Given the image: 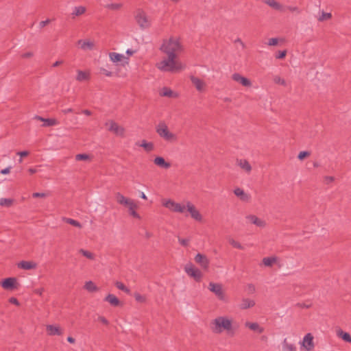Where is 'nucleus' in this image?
<instances>
[{"label":"nucleus","mask_w":351,"mask_h":351,"mask_svg":"<svg viewBox=\"0 0 351 351\" xmlns=\"http://www.w3.org/2000/svg\"><path fill=\"white\" fill-rule=\"evenodd\" d=\"M4 289L14 290L18 288V283L15 278H7L1 282Z\"/></svg>","instance_id":"nucleus-12"},{"label":"nucleus","mask_w":351,"mask_h":351,"mask_svg":"<svg viewBox=\"0 0 351 351\" xmlns=\"http://www.w3.org/2000/svg\"><path fill=\"white\" fill-rule=\"evenodd\" d=\"M90 75L89 71H77L76 80L78 82H84L90 80Z\"/></svg>","instance_id":"nucleus-23"},{"label":"nucleus","mask_w":351,"mask_h":351,"mask_svg":"<svg viewBox=\"0 0 351 351\" xmlns=\"http://www.w3.org/2000/svg\"><path fill=\"white\" fill-rule=\"evenodd\" d=\"M77 44L80 46V48L84 50H92L94 48L95 44L93 41L89 40H79Z\"/></svg>","instance_id":"nucleus-20"},{"label":"nucleus","mask_w":351,"mask_h":351,"mask_svg":"<svg viewBox=\"0 0 351 351\" xmlns=\"http://www.w3.org/2000/svg\"><path fill=\"white\" fill-rule=\"evenodd\" d=\"M34 119L43 122V127H49L58 124V121L55 119H45L38 115L34 116Z\"/></svg>","instance_id":"nucleus-17"},{"label":"nucleus","mask_w":351,"mask_h":351,"mask_svg":"<svg viewBox=\"0 0 351 351\" xmlns=\"http://www.w3.org/2000/svg\"><path fill=\"white\" fill-rule=\"evenodd\" d=\"M273 80H274V82L275 84H280V85L284 86H287V82L283 78H281L278 75H275L274 77V78H273Z\"/></svg>","instance_id":"nucleus-39"},{"label":"nucleus","mask_w":351,"mask_h":351,"mask_svg":"<svg viewBox=\"0 0 351 351\" xmlns=\"http://www.w3.org/2000/svg\"><path fill=\"white\" fill-rule=\"evenodd\" d=\"M179 243L183 246H187L189 242V239H182L178 237Z\"/></svg>","instance_id":"nucleus-53"},{"label":"nucleus","mask_w":351,"mask_h":351,"mask_svg":"<svg viewBox=\"0 0 351 351\" xmlns=\"http://www.w3.org/2000/svg\"><path fill=\"white\" fill-rule=\"evenodd\" d=\"M98 321H99L100 322H101L104 325H108L109 324V322L108 321V319L106 317H103V316H99L98 317Z\"/></svg>","instance_id":"nucleus-56"},{"label":"nucleus","mask_w":351,"mask_h":351,"mask_svg":"<svg viewBox=\"0 0 351 351\" xmlns=\"http://www.w3.org/2000/svg\"><path fill=\"white\" fill-rule=\"evenodd\" d=\"M208 289L213 292L217 298L221 301L226 302L227 298L224 291L223 290L222 285L219 283L210 282Z\"/></svg>","instance_id":"nucleus-5"},{"label":"nucleus","mask_w":351,"mask_h":351,"mask_svg":"<svg viewBox=\"0 0 351 351\" xmlns=\"http://www.w3.org/2000/svg\"><path fill=\"white\" fill-rule=\"evenodd\" d=\"M9 302L11 303V304H15L16 306H19V302L18 301V300L16 298H14V297H12L9 299Z\"/></svg>","instance_id":"nucleus-58"},{"label":"nucleus","mask_w":351,"mask_h":351,"mask_svg":"<svg viewBox=\"0 0 351 351\" xmlns=\"http://www.w3.org/2000/svg\"><path fill=\"white\" fill-rule=\"evenodd\" d=\"M232 78L234 81L240 83L243 86L250 87L252 85V83L250 80H248L247 78H246L245 77H243L239 73H234L232 75Z\"/></svg>","instance_id":"nucleus-15"},{"label":"nucleus","mask_w":351,"mask_h":351,"mask_svg":"<svg viewBox=\"0 0 351 351\" xmlns=\"http://www.w3.org/2000/svg\"><path fill=\"white\" fill-rule=\"evenodd\" d=\"M110 60L113 62H118L123 58V56L120 53L112 52L109 54Z\"/></svg>","instance_id":"nucleus-34"},{"label":"nucleus","mask_w":351,"mask_h":351,"mask_svg":"<svg viewBox=\"0 0 351 351\" xmlns=\"http://www.w3.org/2000/svg\"><path fill=\"white\" fill-rule=\"evenodd\" d=\"M191 81L198 91L202 92L204 90L206 84L203 80L195 76H191Z\"/></svg>","instance_id":"nucleus-19"},{"label":"nucleus","mask_w":351,"mask_h":351,"mask_svg":"<svg viewBox=\"0 0 351 351\" xmlns=\"http://www.w3.org/2000/svg\"><path fill=\"white\" fill-rule=\"evenodd\" d=\"M186 208L188 211L190 213L192 218L196 221H201L202 220V216L199 212L195 208L193 204L188 202L186 204Z\"/></svg>","instance_id":"nucleus-13"},{"label":"nucleus","mask_w":351,"mask_h":351,"mask_svg":"<svg viewBox=\"0 0 351 351\" xmlns=\"http://www.w3.org/2000/svg\"><path fill=\"white\" fill-rule=\"evenodd\" d=\"M278 43V38H272L269 39L267 45L269 46H275L277 45Z\"/></svg>","instance_id":"nucleus-50"},{"label":"nucleus","mask_w":351,"mask_h":351,"mask_svg":"<svg viewBox=\"0 0 351 351\" xmlns=\"http://www.w3.org/2000/svg\"><path fill=\"white\" fill-rule=\"evenodd\" d=\"M210 328L215 334H221L224 330L230 332L232 330V322L227 317H217L210 322Z\"/></svg>","instance_id":"nucleus-2"},{"label":"nucleus","mask_w":351,"mask_h":351,"mask_svg":"<svg viewBox=\"0 0 351 351\" xmlns=\"http://www.w3.org/2000/svg\"><path fill=\"white\" fill-rule=\"evenodd\" d=\"M13 203V199L10 198H1L0 206L5 207H10Z\"/></svg>","instance_id":"nucleus-37"},{"label":"nucleus","mask_w":351,"mask_h":351,"mask_svg":"<svg viewBox=\"0 0 351 351\" xmlns=\"http://www.w3.org/2000/svg\"><path fill=\"white\" fill-rule=\"evenodd\" d=\"M84 289L89 292H94L98 290L97 287L92 281H88L84 285Z\"/></svg>","instance_id":"nucleus-33"},{"label":"nucleus","mask_w":351,"mask_h":351,"mask_svg":"<svg viewBox=\"0 0 351 351\" xmlns=\"http://www.w3.org/2000/svg\"><path fill=\"white\" fill-rule=\"evenodd\" d=\"M51 20L50 19H47L45 21H43L41 22H40L39 23V26L40 28H43L44 27H45L47 24H49L50 23Z\"/></svg>","instance_id":"nucleus-57"},{"label":"nucleus","mask_w":351,"mask_h":351,"mask_svg":"<svg viewBox=\"0 0 351 351\" xmlns=\"http://www.w3.org/2000/svg\"><path fill=\"white\" fill-rule=\"evenodd\" d=\"M161 95L162 96H166V97H171L172 95H173V92L171 90H170L169 88H164L163 90H162V93H161Z\"/></svg>","instance_id":"nucleus-47"},{"label":"nucleus","mask_w":351,"mask_h":351,"mask_svg":"<svg viewBox=\"0 0 351 351\" xmlns=\"http://www.w3.org/2000/svg\"><path fill=\"white\" fill-rule=\"evenodd\" d=\"M100 71L108 77H111L112 75V73L111 71H108L104 68H101Z\"/></svg>","instance_id":"nucleus-55"},{"label":"nucleus","mask_w":351,"mask_h":351,"mask_svg":"<svg viewBox=\"0 0 351 351\" xmlns=\"http://www.w3.org/2000/svg\"><path fill=\"white\" fill-rule=\"evenodd\" d=\"M300 343L306 351L313 350L315 347L313 335L311 333H307Z\"/></svg>","instance_id":"nucleus-10"},{"label":"nucleus","mask_w":351,"mask_h":351,"mask_svg":"<svg viewBox=\"0 0 351 351\" xmlns=\"http://www.w3.org/2000/svg\"><path fill=\"white\" fill-rule=\"evenodd\" d=\"M17 155H19L21 157H25L29 155V152L23 151L17 152Z\"/></svg>","instance_id":"nucleus-62"},{"label":"nucleus","mask_w":351,"mask_h":351,"mask_svg":"<svg viewBox=\"0 0 351 351\" xmlns=\"http://www.w3.org/2000/svg\"><path fill=\"white\" fill-rule=\"evenodd\" d=\"M89 159V156L86 154H79L75 156L76 160H86Z\"/></svg>","instance_id":"nucleus-46"},{"label":"nucleus","mask_w":351,"mask_h":351,"mask_svg":"<svg viewBox=\"0 0 351 351\" xmlns=\"http://www.w3.org/2000/svg\"><path fill=\"white\" fill-rule=\"evenodd\" d=\"M234 194L243 202H247L251 199L250 194L245 193L242 189L239 187L234 190Z\"/></svg>","instance_id":"nucleus-16"},{"label":"nucleus","mask_w":351,"mask_h":351,"mask_svg":"<svg viewBox=\"0 0 351 351\" xmlns=\"http://www.w3.org/2000/svg\"><path fill=\"white\" fill-rule=\"evenodd\" d=\"M335 178L332 176H325L324 178V182L326 184H329L330 183L334 181Z\"/></svg>","instance_id":"nucleus-52"},{"label":"nucleus","mask_w":351,"mask_h":351,"mask_svg":"<svg viewBox=\"0 0 351 351\" xmlns=\"http://www.w3.org/2000/svg\"><path fill=\"white\" fill-rule=\"evenodd\" d=\"M134 19L136 23L141 29H149L152 26V19L143 10L138 9L135 12Z\"/></svg>","instance_id":"nucleus-4"},{"label":"nucleus","mask_w":351,"mask_h":351,"mask_svg":"<svg viewBox=\"0 0 351 351\" xmlns=\"http://www.w3.org/2000/svg\"><path fill=\"white\" fill-rule=\"evenodd\" d=\"M32 197H35V198H37V197H47V194L45 193H38V192H36V193H34L32 194Z\"/></svg>","instance_id":"nucleus-54"},{"label":"nucleus","mask_w":351,"mask_h":351,"mask_svg":"<svg viewBox=\"0 0 351 351\" xmlns=\"http://www.w3.org/2000/svg\"><path fill=\"white\" fill-rule=\"evenodd\" d=\"M79 252L81 253L83 256H84L85 257H86L88 259L93 260L95 258V255L89 251H87V250H85L83 249H80L79 250Z\"/></svg>","instance_id":"nucleus-42"},{"label":"nucleus","mask_w":351,"mask_h":351,"mask_svg":"<svg viewBox=\"0 0 351 351\" xmlns=\"http://www.w3.org/2000/svg\"><path fill=\"white\" fill-rule=\"evenodd\" d=\"M310 152L307 151L300 152L298 156L299 160H303L304 158L309 156Z\"/></svg>","instance_id":"nucleus-48"},{"label":"nucleus","mask_w":351,"mask_h":351,"mask_svg":"<svg viewBox=\"0 0 351 351\" xmlns=\"http://www.w3.org/2000/svg\"><path fill=\"white\" fill-rule=\"evenodd\" d=\"M125 206L128 208L129 213L131 216L136 219H140V215L135 210L138 207L137 204L134 202L133 199L130 201L128 204H127Z\"/></svg>","instance_id":"nucleus-21"},{"label":"nucleus","mask_w":351,"mask_h":351,"mask_svg":"<svg viewBox=\"0 0 351 351\" xmlns=\"http://www.w3.org/2000/svg\"><path fill=\"white\" fill-rule=\"evenodd\" d=\"M156 131L160 138L169 143H175L178 141L176 134L169 131L167 124L161 121L156 127Z\"/></svg>","instance_id":"nucleus-3"},{"label":"nucleus","mask_w":351,"mask_h":351,"mask_svg":"<svg viewBox=\"0 0 351 351\" xmlns=\"http://www.w3.org/2000/svg\"><path fill=\"white\" fill-rule=\"evenodd\" d=\"M154 162L156 165L166 169L171 167V164L168 162H166L165 159L161 156L156 157L154 160Z\"/></svg>","instance_id":"nucleus-24"},{"label":"nucleus","mask_w":351,"mask_h":351,"mask_svg":"<svg viewBox=\"0 0 351 351\" xmlns=\"http://www.w3.org/2000/svg\"><path fill=\"white\" fill-rule=\"evenodd\" d=\"M267 5L270 6L271 8L276 3V0H265L264 1Z\"/></svg>","instance_id":"nucleus-60"},{"label":"nucleus","mask_w":351,"mask_h":351,"mask_svg":"<svg viewBox=\"0 0 351 351\" xmlns=\"http://www.w3.org/2000/svg\"><path fill=\"white\" fill-rule=\"evenodd\" d=\"M287 55V51H280L278 53L276 56L277 59H283Z\"/></svg>","instance_id":"nucleus-51"},{"label":"nucleus","mask_w":351,"mask_h":351,"mask_svg":"<svg viewBox=\"0 0 351 351\" xmlns=\"http://www.w3.org/2000/svg\"><path fill=\"white\" fill-rule=\"evenodd\" d=\"M86 11V8L84 6H75L74 7L71 13L72 18L74 19L76 16L84 14Z\"/></svg>","instance_id":"nucleus-30"},{"label":"nucleus","mask_w":351,"mask_h":351,"mask_svg":"<svg viewBox=\"0 0 351 351\" xmlns=\"http://www.w3.org/2000/svg\"><path fill=\"white\" fill-rule=\"evenodd\" d=\"M47 331L49 335H61L62 334L60 328L54 325H47Z\"/></svg>","instance_id":"nucleus-26"},{"label":"nucleus","mask_w":351,"mask_h":351,"mask_svg":"<svg viewBox=\"0 0 351 351\" xmlns=\"http://www.w3.org/2000/svg\"><path fill=\"white\" fill-rule=\"evenodd\" d=\"M10 169H11V167H7V168H5V169H2V170L1 171V173H2V174H8V173H10Z\"/></svg>","instance_id":"nucleus-63"},{"label":"nucleus","mask_w":351,"mask_h":351,"mask_svg":"<svg viewBox=\"0 0 351 351\" xmlns=\"http://www.w3.org/2000/svg\"><path fill=\"white\" fill-rule=\"evenodd\" d=\"M288 10L291 12H295L298 14H300L301 12L300 10L297 6H287L285 7V10Z\"/></svg>","instance_id":"nucleus-49"},{"label":"nucleus","mask_w":351,"mask_h":351,"mask_svg":"<svg viewBox=\"0 0 351 351\" xmlns=\"http://www.w3.org/2000/svg\"><path fill=\"white\" fill-rule=\"evenodd\" d=\"M282 351H297V348L294 344L289 343L287 339H285L282 343Z\"/></svg>","instance_id":"nucleus-29"},{"label":"nucleus","mask_w":351,"mask_h":351,"mask_svg":"<svg viewBox=\"0 0 351 351\" xmlns=\"http://www.w3.org/2000/svg\"><path fill=\"white\" fill-rule=\"evenodd\" d=\"M104 300L109 302L112 306H118L120 304L119 300L113 294H108Z\"/></svg>","instance_id":"nucleus-28"},{"label":"nucleus","mask_w":351,"mask_h":351,"mask_svg":"<svg viewBox=\"0 0 351 351\" xmlns=\"http://www.w3.org/2000/svg\"><path fill=\"white\" fill-rule=\"evenodd\" d=\"M138 145L143 147L147 152H150L154 149V144L152 143H148L145 140H143L141 143Z\"/></svg>","instance_id":"nucleus-36"},{"label":"nucleus","mask_w":351,"mask_h":351,"mask_svg":"<svg viewBox=\"0 0 351 351\" xmlns=\"http://www.w3.org/2000/svg\"><path fill=\"white\" fill-rule=\"evenodd\" d=\"M237 165L240 167L247 173L250 174L252 171V166L250 162L245 159H237Z\"/></svg>","instance_id":"nucleus-18"},{"label":"nucleus","mask_w":351,"mask_h":351,"mask_svg":"<svg viewBox=\"0 0 351 351\" xmlns=\"http://www.w3.org/2000/svg\"><path fill=\"white\" fill-rule=\"evenodd\" d=\"M255 305V302L253 300L248 298H243L241 300V304H239V308L241 309H247L251 307H253Z\"/></svg>","instance_id":"nucleus-25"},{"label":"nucleus","mask_w":351,"mask_h":351,"mask_svg":"<svg viewBox=\"0 0 351 351\" xmlns=\"http://www.w3.org/2000/svg\"><path fill=\"white\" fill-rule=\"evenodd\" d=\"M44 291V289L43 288H39V289H35L34 290V292L36 293V294H38L39 295H42Z\"/></svg>","instance_id":"nucleus-61"},{"label":"nucleus","mask_w":351,"mask_h":351,"mask_svg":"<svg viewBox=\"0 0 351 351\" xmlns=\"http://www.w3.org/2000/svg\"><path fill=\"white\" fill-rule=\"evenodd\" d=\"M332 14L329 12H322L321 16L318 18L319 21H324L325 20H328L331 19Z\"/></svg>","instance_id":"nucleus-43"},{"label":"nucleus","mask_w":351,"mask_h":351,"mask_svg":"<svg viewBox=\"0 0 351 351\" xmlns=\"http://www.w3.org/2000/svg\"><path fill=\"white\" fill-rule=\"evenodd\" d=\"M34 55V53L32 52H27V53H24L22 54V58H29L31 57H32Z\"/></svg>","instance_id":"nucleus-59"},{"label":"nucleus","mask_w":351,"mask_h":351,"mask_svg":"<svg viewBox=\"0 0 351 351\" xmlns=\"http://www.w3.org/2000/svg\"><path fill=\"white\" fill-rule=\"evenodd\" d=\"M184 270L189 276L193 278L196 281H200L202 274L199 269L195 268L192 264L186 265Z\"/></svg>","instance_id":"nucleus-7"},{"label":"nucleus","mask_w":351,"mask_h":351,"mask_svg":"<svg viewBox=\"0 0 351 351\" xmlns=\"http://www.w3.org/2000/svg\"><path fill=\"white\" fill-rule=\"evenodd\" d=\"M134 297L138 302L144 303L146 302V297L137 292L134 293Z\"/></svg>","instance_id":"nucleus-44"},{"label":"nucleus","mask_w":351,"mask_h":351,"mask_svg":"<svg viewBox=\"0 0 351 351\" xmlns=\"http://www.w3.org/2000/svg\"><path fill=\"white\" fill-rule=\"evenodd\" d=\"M63 62H63V60H58V61L55 62L53 64L52 66H53V67L58 66H60V64H63Z\"/></svg>","instance_id":"nucleus-64"},{"label":"nucleus","mask_w":351,"mask_h":351,"mask_svg":"<svg viewBox=\"0 0 351 351\" xmlns=\"http://www.w3.org/2000/svg\"><path fill=\"white\" fill-rule=\"evenodd\" d=\"M106 125L108 127V130L110 132H113L117 136H123L124 135V128L120 125H119L114 121H108L106 123Z\"/></svg>","instance_id":"nucleus-8"},{"label":"nucleus","mask_w":351,"mask_h":351,"mask_svg":"<svg viewBox=\"0 0 351 351\" xmlns=\"http://www.w3.org/2000/svg\"><path fill=\"white\" fill-rule=\"evenodd\" d=\"M18 267L23 269L30 270L36 269L37 264L33 261H23L18 264Z\"/></svg>","instance_id":"nucleus-22"},{"label":"nucleus","mask_w":351,"mask_h":351,"mask_svg":"<svg viewBox=\"0 0 351 351\" xmlns=\"http://www.w3.org/2000/svg\"><path fill=\"white\" fill-rule=\"evenodd\" d=\"M167 57L156 64V67L163 72H178L184 69L182 62L178 59V55L184 50L180 38L171 36L163 40L160 48Z\"/></svg>","instance_id":"nucleus-1"},{"label":"nucleus","mask_w":351,"mask_h":351,"mask_svg":"<svg viewBox=\"0 0 351 351\" xmlns=\"http://www.w3.org/2000/svg\"><path fill=\"white\" fill-rule=\"evenodd\" d=\"M244 325L250 330L258 334H261L265 331V328L257 322H246Z\"/></svg>","instance_id":"nucleus-14"},{"label":"nucleus","mask_w":351,"mask_h":351,"mask_svg":"<svg viewBox=\"0 0 351 351\" xmlns=\"http://www.w3.org/2000/svg\"><path fill=\"white\" fill-rule=\"evenodd\" d=\"M229 243L234 247L239 250H243V246L239 243L238 241H235L232 238L228 239Z\"/></svg>","instance_id":"nucleus-40"},{"label":"nucleus","mask_w":351,"mask_h":351,"mask_svg":"<svg viewBox=\"0 0 351 351\" xmlns=\"http://www.w3.org/2000/svg\"><path fill=\"white\" fill-rule=\"evenodd\" d=\"M194 260L204 270L208 269L210 261L206 255L198 253Z\"/></svg>","instance_id":"nucleus-9"},{"label":"nucleus","mask_w":351,"mask_h":351,"mask_svg":"<svg viewBox=\"0 0 351 351\" xmlns=\"http://www.w3.org/2000/svg\"><path fill=\"white\" fill-rule=\"evenodd\" d=\"M115 285H116L117 288L119 289V290H121L128 294H129L130 293V290L128 287H126L124 285V284L122 283L121 282L117 281L115 283Z\"/></svg>","instance_id":"nucleus-41"},{"label":"nucleus","mask_w":351,"mask_h":351,"mask_svg":"<svg viewBox=\"0 0 351 351\" xmlns=\"http://www.w3.org/2000/svg\"><path fill=\"white\" fill-rule=\"evenodd\" d=\"M62 220L64 221H65L66 223H69L70 225H72V226H73L75 227H77V228H81L82 227V224L79 221H76L75 219H71V218L63 217Z\"/></svg>","instance_id":"nucleus-35"},{"label":"nucleus","mask_w":351,"mask_h":351,"mask_svg":"<svg viewBox=\"0 0 351 351\" xmlns=\"http://www.w3.org/2000/svg\"><path fill=\"white\" fill-rule=\"evenodd\" d=\"M277 260L278 258L276 256L265 257L263 259V263L267 267H271L277 262Z\"/></svg>","instance_id":"nucleus-32"},{"label":"nucleus","mask_w":351,"mask_h":351,"mask_svg":"<svg viewBox=\"0 0 351 351\" xmlns=\"http://www.w3.org/2000/svg\"><path fill=\"white\" fill-rule=\"evenodd\" d=\"M115 196H116V200H117V203L122 206H126L127 204H128L130 201L132 200V199L128 198V197L123 196L120 193H117Z\"/></svg>","instance_id":"nucleus-27"},{"label":"nucleus","mask_w":351,"mask_h":351,"mask_svg":"<svg viewBox=\"0 0 351 351\" xmlns=\"http://www.w3.org/2000/svg\"><path fill=\"white\" fill-rule=\"evenodd\" d=\"M245 219L247 222L254 224L258 228H263L267 224L264 219L258 217L255 215H248L245 217Z\"/></svg>","instance_id":"nucleus-11"},{"label":"nucleus","mask_w":351,"mask_h":351,"mask_svg":"<svg viewBox=\"0 0 351 351\" xmlns=\"http://www.w3.org/2000/svg\"><path fill=\"white\" fill-rule=\"evenodd\" d=\"M337 335L345 341L351 343V335L349 333L343 331L341 329H338L337 330Z\"/></svg>","instance_id":"nucleus-31"},{"label":"nucleus","mask_w":351,"mask_h":351,"mask_svg":"<svg viewBox=\"0 0 351 351\" xmlns=\"http://www.w3.org/2000/svg\"><path fill=\"white\" fill-rule=\"evenodd\" d=\"M271 8L276 10L280 11V12L285 11V6H283L282 4H280L278 1H276V3Z\"/></svg>","instance_id":"nucleus-45"},{"label":"nucleus","mask_w":351,"mask_h":351,"mask_svg":"<svg viewBox=\"0 0 351 351\" xmlns=\"http://www.w3.org/2000/svg\"><path fill=\"white\" fill-rule=\"evenodd\" d=\"M163 206L169 208L173 212L182 213L184 212L186 207L179 203H177L171 199L165 200Z\"/></svg>","instance_id":"nucleus-6"},{"label":"nucleus","mask_w":351,"mask_h":351,"mask_svg":"<svg viewBox=\"0 0 351 351\" xmlns=\"http://www.w3.org/2000/svg\"><path fill=\"white\" fill-rule=\"evenodd\" d=\"M123 6V4L121 3H108L105 7L107 9L112 10H118L121 9Z\"/></svg>","instance_id":"nucleus-38"}]
</instances>
